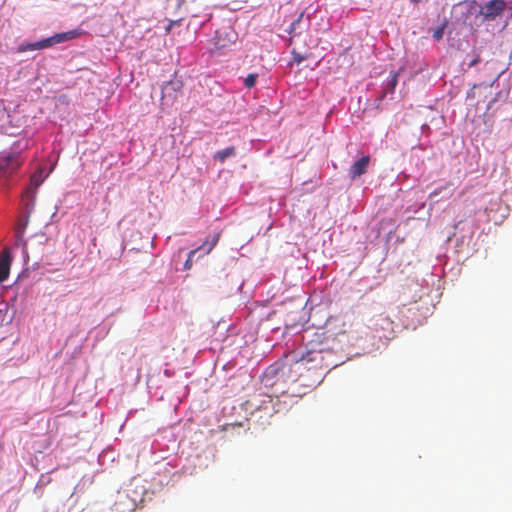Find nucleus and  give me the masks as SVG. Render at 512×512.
Instances as JSON below:
<instances>
[{"label":"nucleus","instance_id":"nucleus-1","mask_svg":"<svg viewBox=\"0 0 512 512\" xmlns=\"http://www.w3.org/2000/svg\"><path fill=\"white\" fill-rule=\"evenodd\" d=\"M337 340L329 331H316L307 340L305 352L298 357L289 353L270 365L264 372L266 386L278 382H298L299 386L312 388L319 385L326 373L341 364L336 355Z\"/></svg>","mask_w":512,"mask_h":512},{"label":"nucleus","instance_id":"nucleus-2","mask_svg":"<svg viewBox=\"0 0 512 512\" xmlns=\"http://www.w3.org/2000/svg\"><path fill=\"white\" fill-rule=\"evenodd\" d=\"M20 151L2 153L0 156V178L11 176L23 164Z\"/></svg>","mask_w":512,"mask_h":512},{"label":"nucleus","instance_id":"nucleus-3","mask_svg":"<svg viewBox=\"0 0 512 512\" xmlns=\"http://www.w3.org/2000/svg\"><path fill=\"white\" fill-rule=\"evenodd\" d=\"M505 0H490L480 7L479 15L486 21H493L506 9Z\"/></svg>","mask_w":512,"mask_h":512},{"label":"nucleus","instance_id":"nucleus-4","mask_svg":"<svg viewBox=\"0 0 512 512\" xmlns=\"http://www.w3.org/2000/svg\"><path fill=\"white\" fill-rule=\"evenodd\" d=\"M236 34L232 29H220L215 32L213 38L214 50H222L228 48L235 43Z\"/></svg>","mask_w":512,"mask_h":512},{"label":"nucleus","instance_id":"nucleus-5","mask_svg":"<svg viewBox=\"0 0 512 512\" xmlns=\"http://www.w3.org/2000/svg\"><path fill=\"white\" fill-rule=\"evenodd\" d=\"M183 82L181 80H170L162 87V100H176L181 94Z\"/></svg>","mask_w":512,"mask_h":512},{"label":"nucleus","instance_id":"nucleus-6","mask_svg":"<svg viewBox=\"0 0 512 512\" xmlns=\"http://www.w3.org/2000/svg\"><path fill=\"white\" fill-rule=\"evenodd\" d=\"M54 45H56V44L54 43L53 35H52L51 37L42 39L35 43L21 44L18 46L17 52L23 53V52L31 51V50H42V49L50 48Z\"/></svg>","mask_w":512,"mask_h":512},{"label":"nucleus","instance_id":"nucleus-7","mask_svg":"<svg viewBox=\"0 0 512 512\" xmlns=\"http://www.w3.org/2000/svg\"><path fill=\"white\" fill-rule=\"evenodd\" d=\"M370 163L369 156H363L358 161H356L349 169V176L352 179L358 178L364 173H366L367 168Z\"/></svg>","mask_w":512,"mask_h":512},{"label":"nucleus","instance_id":"nucleus-8","mask_svg":"<svg viewBox=\"0 0 512 512\" xmlns=\"http://www.w3.org/2000/svg\"><path fill=\"white\" fill-rule=\"evenodd\" d=\"M11 257L7 249L0 253V283L8 279L10 273Z\"/></svg>","mask_w":512,"mask_h":512},{"label":"nucleus","instance_id":"nucleus-9","mask_svg":"<svg viewBox=\"0 0 512 512\" xmlns=\"http://www.w3.org/2000/svg\"><path fill=\"white\" fill-rule=\"evenodd\" d=\"M83 34L81 29H73L66 32L56 33L53 35L55 44H60L80 37Z\"/></svg>","mask_w":512,"mask_h":512},{"label":"nucleus","instance_id":"nucleus-10","mask_svg":"<svg viewBox=\"0 0 512 512\" xmlns=\"http://www.w3.org/2000/svg\"><path fill=\"white\" fill-rule=\"evenodd\" d=\"M236 154V149L234 146L227 147L225 149L219 150L214 154V159L223 163L228 157L234 156Z\"/></svg>","mask_w":512,"mask_h":512},{"label":"nucleus","instance_id":"nucleus-11","mask_svg":"<svg viewBox=\"0 0 512 512\" xmlns=\"http://www.w3.org/2000/svg\"><path fill=\"white\" fill-rule=\"evenodd\" d=\"M219 238H220V234L216 233L215 235H213L211 241L206 240L200 247H198L197 248L198 251L204 250L205 254H209L212 251V249L216 246V244L218 243Z\"/></svg>","mask_w":512,"mask_h":512},{"label":"nucleus","instance_id":"nucleus-12","mask_svg":"<svg viewBox=\"0 0 512 512\" xmlns=\"http://www.w3.org/2000/svg\"><path fill=\"white\" fill-rule=\"evenodd\" d=\"M45 176L43 175V169L39 168L30 178V184L33 188L37 189L43 182Z\"/></svg>","mask_w":512,"mask_h":512},{"label":"nucleus","instance_id":"nucleus-13","mask_svg":"<svg viewBox=\"0 0 512 512\" xmlns=\"http://www.w3.org/2000/svg\"><path fill=\"white\" fill-rule=\"evenodd\" d=\"M397 83H398V73L396 72L389 79L387 86H386V90L392 93L395 90Z\"/></svg>","mask_w":512,"mask_h":512},{"label":"nucleus","instance_id":"nucleus-14","mask_svg":"<svg viewBox=\"0 0 512 512\" xmlns=\"http://www.w3.org/2000/svg\"><path fill=\"white\" fill-rule=\"evenodd\" d=\"M303 15H304V12H301L299 14V16L290 24L287 32L289 34H293L294 31L296 30L297 26L300 24V22L302 21V18H303Z\"/></svg>","mask_w":512,"mask_h":512},{"label":"nucleus","instance_id":"nucleus-15","mask_svg":"<svg viewBox=\"0 0 512 512\" xmlns=\"http://www.w3.org/2000/svg\"><path fill=\"white\" fill-rule=\"evenodd\" d=\"M258 75L257 74H248L244 80V84L247 88H252L256 84Z\"/></svg>","mask_w":512,"mask_h":512},{"label":"nucleus","instance_id":"nucleus-16","mask_svg":"<svg viewBox=\"0 0 512 512\" xmlns=\"http://www.w3.org/2000/svg\"><path fill=\"white\" fill-rule=\"evenodd\" d=\"M198 249H194L192 251L189 252L188 254V257H187V260L185 261V264H184V267L186 269H190L193 265V261H194V255L197 253Z\"/></svg>","mask_w":512,"mask_h":512},{"label":"nucleus","instance_id":"nucleus-17","mask_svg":"<svg viewBox=\"0 0 512 512\" xmlns=\"http://www.w3.org/2000/svg\"><path fill=\"white\" fill-rule=\"evenodd\" d=\"M444 29H445V24H443L442 26L435 29L433 32V38L437 41H440L443 38Z\"/></svg>","mask_w":512,"mask_h":512},{"label":"nucleus","instance_id":"nucleus-18","mask_svg":"<svg viewBox=\"0 0 512 512\" xmlns=\"http://www.w3.org/2000/svg\"><path fill=\"white\" fill-rule=\"evenodd\" d=\"M377 322H380V324L383 326L384 324L387 325V326H390L392 324V322L390 321V319L388 317H383V316H380L378 319H377ZM376 325H378V323H376Z\"/></svg>","mask_w":512,"mask_h":512},{"label":"nucleus","instance_id":"nucleus-19","mask_svg":"<svg viewBox=\"0 0 512 512\" xmlns=\"http://www.w3.org/2000/svg\"><path fill=\"white\" fill-rule=\"evenodd\" d=\"M473 214H474L473 210H471L468 214H464L463 217L457 223L454 224V229H456L458 224L461 223L465 218L470 217Z\"/></svg>","mask_w":512,"mask_h":512},{"label":"nucleus","instance_id":"nucleus-20","mask_svg":"<svg viewBox=\"0 0 512 512\" xmlns=\"http://www.w3.org/2000/svg\"><path fill=\"white\" fill-rule=\"evenodd\" d=\"M177 23H178V21H170L169 24L165 28L166 33H169L172 29V26Z\"/></svg>","mask_w":512,"mask_h":512},{"label":"nucleus","instance_id":"nucleus-21","mask_svg":"<svg viewBox=\"0 0 512 512\" xmlns=\"http://www.w3.org/2000/svg\"><path fill=\"white\" fill-rule=\"evenodd\" d=\"M479 62H480V57H479V56H476V57H475V58H474V59H473V60L468 64V66H469V67H472V66L476 65V64H477V63H479Z\"/></svg>","mask_w":512,"mask_h":512},{"label":"nucleus","instance_id":"nucleus-22","mask_svg":"<svg viewBox=\"0 0 512 512\" xmlns=\"http://www.w3.org/2000/svg\"><path fill=\"white\" fill-rule=\"evenodd\" d=\"M439 192H440V189H439V190H435L434 192H432V193L430 194V197H434V196H436L437 194H439Z\"/></svg>","mask_w":512,"mask_h":512},{"label":"nucleus","instance_id":"nucleus-23","mask_svg":"<svg viewBox=\"0 0 512 512\" xmlns=\"http://www.w3.org/2000/svg\"><path fill=\"white\" fill-rule=\"evenodd\" d=\"M410 1H411L412 3L417 4V3H419L421 0H410Z\"/></svg>","mask_w":512,"mask_h":512},{"label":"nucleus","instance_id":"nucleus-24","mask_svg":"<svg viewBox=\"0 0 512 512\" xmlns=\"http://www.w3.org/2000/svg\"><path fill=\"white\" fill-rule=\"evenodd\" d=\"M470 4H471V5L476 4V1H474V0H473V1H471V3H470Z\"/></svg>","mask_w":512,"mask_h":512}]
</instances>
